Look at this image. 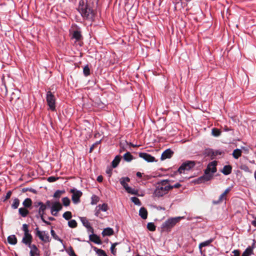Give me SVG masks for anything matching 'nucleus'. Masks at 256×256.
Wrapping results in <instances>:
<instances>
[{"mask_svg": "<svg viewBox=\"0 0 256 256\" xmlns=\"http://www.w3.org/2000/svg\"><path fill=\"white\" fill-rule=\"evenodd\" d=\"M97 181L98 182H102V180H103V177L102 176H98L97 178Z\"/></svg>", "mask_w": 256, "mask_h": 256, "instance_id": "nucleus-61", "label": "nucleus"}, {"mask_svg": "<svg viewBox=\"0 0 256 256\" xmlns=\"http://www.w3.org/2000/svg\"><path fill=\"white\" fill-rule=\"evenodd\" d=\"M114 234V230L112 228H106L102 232V235L103 236H111Z\"/></svg>", "mask_w": 256, "mask_h": 256, "instance_id": "nucleus-19", "label": "nucleus"}, {"mask_svg": "<svg viewBox=\"0 0 256 256\" xmlns=\"http://www.w3.org/2000/svg\"><path fill=\"white\" fill-rule=\"evenodd\" d=\"M97 208H98L100 210L103 212H106L108 210V205L106 204H103L102 205L99 204L97 206Z\"/></svg>", "mask_w": 256, "mask_h": 256, "instance_id": "nucleus-42", "label": "nucleus"}, {"mask_svg": "<svg viewBox=\"0 0 256 256\" xmlns=\"http://www.w3.org/2000/svg\"><path fill=\"white\" fill-rule=\"evenodd\" d=\"M100 210H99V208H97V206L96 207V210H95V216H99V214L100 213Z\"/></svg>", "mask_w": 256, "mask_h": 256, "instance_id": "nucleus-58", "label": "nucleus"}, {"mask_svg": "<svg viewBox=\"0 0 256 256\" xmlns=\"http://www.w3.org/2000/svg\"><path fill=\"white\" fill-rule=\"evenodd\" d=\"M66 252L70 256H73L76 254L72 248L71 246H70L68 249L66 250Z\"/></svg>", "mask_w": 256, "mask_h": 256, "instance_id": "nucleus-48", "label": "nucleus"}, {"mask_svg": "<svg viewBox=\"0 0 256 256\" xmlns=\"http://www.w3.org/2000/svg\"><path fill=\"white\" fill-rule=\"evenodd\" d=\"M140 216L144 220H146L148 217V211L144 207L140 208L139 210Z\"/></svg>", "mask_w": 256, "mask_h": 256, "instance_id": "nucleus-16", "label": "nucleus"}, {"mask_svg": "<svg viewBox=\"0 0 256 256\" xmlns=\"http://www.w3.org/2000/svg\"><path fill=\"white\" fill-rule=\"evenodd\" d=\"M118 244H119L118 242H114V243L112 244V246H111L110 249L111 252L114 255L116 254V246Z\"/></svg>", "mask_w": 256, "mask_h": 256, "instance_id": "nucleus-38", "label": "nucleus"}, {"mask_svg": "<svg viewBox=\"0 0 256 256\" xmlns=\"http://www.w3.org/2000/svg\"><path fill=\"white\" fill-rule=\"evenodd\" d=\"M80 220H81L82 222V223L83 225L86 228H88V226H89L90 225V222L86 218L81 217Z\"/></svg>", "mask_w": 256, "mask_h": 256, "instance_id": "nucleus-32", "label": "nucleus"}, {"mask_svg": "<svg viewBox=\"0 0 256 256\" xmlns=\"http://www.w3.org/2000/svg\"><path fill=\"white\" fill-rule=\"evenodd\" d=\"M252 224L256 227V217L254 218V220L252 222Z\"/></svg>", "mask_w": 256, "mask_h": 256, "instance_id": "nucleus-63", "label": "nucleus"}, {"mask_svg": "<svg viewBox=\"0 0 256 256\" xmlns=\"http://www.w3.org/2000/svg\"><path fill=\"white\" fill-rule=\"evenodd\" d=\"M217 162L216 160L210 162L204 171V174L194 180L196 184H201L210 180L214 177V174L216 172Z\"/></svg>", "mask_w": 256, "mask_h": 256, "instance_id": "nucleus-1", "label": "nucleus"}, {"mask_svg": "<svg viewBox=\"0 0 256 256\" xmlns=\"http://www.w3.org/2000/svg\"><path fill=\"white\" fill-rule=\"evenodd\" d=\"M40 208H42L43 211L44 212L46 210V206L45 205L43 202L42 204L40 206Z\"/></svg>", "mask_w": 256, "mask_h": 256, "instance_id": "nucleus-60", "label": "nucleus"}, {"mask_svg": "<svg viewBox=\"0 0 256 256\" xmlns=\"http://www.w3.org/2000/svg\"><path fill=\"white\" fill-rule=\"evenodd\" d=\"M94 249L96 252L98 254L99 256H108L106 252L104 250L101 249H98L96 247H94Z\"/></svg>", "mask_w": 256, "mask_h": 256, "instance_id": "nucleus-29", "label": "nucleus"}, {"mask_svg": "<svg viewBox=\"0 0 256 256\" xmlns=\"http://www.w3.org/2000/svg\"><path fill=\"white\" fill-rule=\"evenodd\" d=\"M174 154V152L171 149L168 148L162 153L160 160H164L166 158H170Z\"/></svg>", "mask_w": 256, "mask_h": 256, "instance_id": "nucleus-11", "label": "nucleus"}, {"mask_svg": "<svg viewBox=\"0 0 256 256\" xmlns=\"http://www.w3.org/2000/svg\"><path fill=\"white\" fill-rule=\"evenodd\" d=\"M58 178H59L58 177L51 176L48 178L47 180L50 182H56Z\"/></svg>", "mask_w": 256, "mask_h": 256, "instance_id": "nucleus-49", "label": "nucleus"}, {"mask_svg": "<svg viewBox=\"0 0 256 256\" xmlns=\"http://www.w3.org/2000/svg\"><path fill=\"white\" fill-rule=\"evenodd\" d=\"M31 250L30 251H32V252H34V254L38 253V248L37 246L35 244H30V246H28Z\"/></svg>", "mask_w": 256, "mask_h": 256, "instance_id": "nucleus-44", "label": "nucleus"}, {"mask_svg": "<svg viewBox=\"0 0 256 256\" xmlns=\"http://www.w3.org/2000/svg\"><path fill=\"white\" fill-rule=\"evenodd\" d=\"M138 155L140 158H142L148 162H157V160H156L155 158L146 152H140Z\"/></svg>", "mask_w": 256, "mask_h": 256, "instance_id": "nucleus-9", "label": "nucleus"}, {"mask_svg": "<svg viewBox=\"0 0 256 256\" xmlns=\"http://www.w3.org/2000/svg\"><path fill=\"white\" fill-rule=\"evenodd\" d=\"M64 192V191H62L60 190H57L56 191L54 194V197L55 198H60L61 194Z\"/></svg>", "mask_w": 256, "mask_h": 256, "instance_id": "nucleus-46", "label": "nucleus"}, {"mask_svg": "<svg viewBox=\"0 0 256 256\" xmlns=\"http://www.w3.org/2000/svg\"><path fill=\"white\" fill-rule=\"evenodd\" d=\"M196 165L194 161H187L182 164L178 170V172L180 174L184 173L185 170H189L193 168Z\"/></svg>", "mask_w": 256, "mask_h": 256, "instance_id": "nucleus-7", "label": "nucleus"}, {"mask_svg": "<svg viewBox=\"0 0 256 256\" xmlns=\"http://www.w3.org/2000/svg\"><path fill=\"white\" fill-rule=\"evenodd\" d=\"M19 214L22 217H26L29 214V211L26 208H20L18 210Z\"/></svg>", "mask_w": 256, "mask_h": 256, "instance_id": "nucleus-24", "label": "nucleus"}, {"mask_svg": "<svg viewBox=\"0 0 256 256\" xmlns=\"http://www.w3.org/2000/svg\"><path fill=\"white\" fill-rule=\"evenodd\" d=\"M32 204V200L30 198H26L22 202V205L26 208L30 207Z\"/></svg>", "mask_w": 256, "mask_h": 256, "instance_id": "nucleus-27", "label": "nucleus"}, {"mask_svg": "<svg viewBox=\"0 0 256 256\" xmlns=\"http://www.w3.org/2000/svg\"><path fill=\"white\" fill-rule=\"evenodd\" d=\"M42 202H36L34 204V206L36 208L40 207V206L42 204Z\"/></svg>", "mask_w": 256, "mask_h": 256, "instance_id": "nucleus-55", "label": "nucleus"}, {"mask_svg": "<svg viewBox=\"0 0 256 256\" xmlns=\"http://www.w3.org/2000/svg\"><path fill=\"white\" fill-rule=\"evenodd\" d=\"M22 230L24 232V234H30L28 230V226L26 224H23L22 226Z\"/></svg>", "mask_w": 256, "mask_h": 256, "instance_id": "nucleus-45", "label": "nucleus"}, {"mask_svg": "<svg viewBox=\"0 0 256 256\" xmlns=\"http://www.w3.org/2000/svg\"><path fill=\"white\" fill-rule=\"evenodd\" d=\"M78 10L84 18L93 21L95 13L86 0H80L79 2Z\"/></svg>", "mask_w": 256, "mask_h": 256, "instance_id": "nucleus-2", "label": "nucleus"}, {"mask_svg": "<svg viewBox=\"0 0 256 256\" xmlns=\"http://www.w3.org/2000/svg\"><path fill=\"white\" fill-rule=\"evenodd\" d=\"M100 141H97L95 143H94L90 148V152H92L94 148L97 146L98 144H100Z\"/></svg>", "mask_w": 256, "mask_h": 256, "instance_id": "nucleus-51", "label": "nucleus"}, {"mask_svg": "<svg viewBox=\"0 0 256 256\" xmlns=\"http://www.w3.org/2000/svg\"><path fill=\"white\" fill-rule=\"evenodd\" d=\"M12 194V191L9 190L8 192H7L6 196L5 198L3 200V202H5L7 200L9 199L10 198V196H11Z\"/></svg>", "mask_w": 256, "mask_h": 256, "instance_id": "nucleus-52", "label": "nucleus"}, {"mask_svg": "<svg viewBox=\"0 0 256 256\" xmlns=\"http://www.w3.org/2000/svg\"><path fill=\"white\" fill-rule=\"evenodd\" d=\"M50 234H52V236L53 237V238L57 240H58L59 242H60L62 244V240L56 234L55 232L54 231V230H53L52 229L51 230H50Z\"/></svg>", "mask_w": 256, "mask_h": 256, "instance_id": "nucleus-31", "label": "nucleus"}, {"mask_svg": "<svg viewBox=\"0 0 256 256\" xmlns=\"http://www.w3.org/2000/svg\"><path fill=\"white\" fill-rule=\"evenodd\" d=\"M19 92H13L10 98V101L12 102L14 100H16L18 99H19Z\"/></svg>", "mask_w": 256, "mask_h": 256, "instance_id": "nucleus-28", "label": "nucleus"}, {"mask_svg": "<svg viewBox=\"0 0 256 256\" xmlns=\"http://www.w3.org/2000/svg\"><path fill=\"white\" fill-rule=\"evenodd\" d=\"M44 214L45 212H44L42 208L40 207L38 210V214L36 215H44Z\"/></svg>", "mask_w": 256, "mask_h": 256, "instance_id": "nucleus-56", "label": "nucleus"}, {"mask_svg": "<svg viewBox=\"0 0 256 256\" xmlns=\"http://www.w3.org/2000/svg\"><path fill=\"white\" fill-rule=\"evenodd\" d=\"M253 254V248L250 246H248L242 254V256H250Z\"/></svg>", "mask_w": 256, "mask_h": 256, "instance_id": "nucleus-23", "label": "nucleus"}, {"mask_svg": "<svg viewBox=\"0 0 256 256\" xmlns=\"http://www.w3.org/2000/svg\"><path fill=\"white\" fill-rule=\"evenodd\" d=\"M131 200L132 202H134L135 204L138 206H140L141 205V202L140 200L136 197H132L131 198Z\"/></svg>", "mask_w": 256, "mask_h": 256, "instance_id": "nucleus-43", "label": "nucleus"}, {"mask_svg": "<svg viewBox=\"0 0 256 256\" xmlns=\"http://www.w3.org/2000/svg\"><path fill=\"white\" fill-rule=\"evenodd\" d=\"M62 204L65 206H68L70 204V200L68 197H64L62 199Z\"/></svg>", "mask_w": 256, "mask_h": 256, "instance_id": "nucleus-41", "label": "nucleus"}, {"mask_svg": "<svg viewBox=\"0 0 256 256\" xmlns=\"http://www.w3.org/2000/svg\"><path fill=\"white\" fill-rule=\"evenodd\" d=\"M62 205L60 202H55L51 206V214L54 216H57L58 211L62 209Z\"/></svg>", "mask_w": 256, "mask_h": 256, "instance_id": "nucleus-10", "label": "nucleus"}, {"mask_svg": "<svg viewBox=\"0 0 256 256\" xmlns=\"http://www.w3.org/2000/svg\"><path fill=\"white\" fill-rule=\"evenodd\" d=\"M86 228H87L88 231V232H90L91 233H92V234H94V228L90 225Z\"/></svg>", "mask_w": 256, "mask_h": 256, "instance_id": "nucleus-57", "label": "nucleus"}, {"mask_svg": "<svg viewBox=\"0 0 256 256\" xmlns=\"http://www.w3.org/2000/svg\"><path fill=\"white\" fill-rule=\"evenodd\" d=\"M130 181V178L128 177H123L120 180V184L126 190L127 189V188L129 187L127 182H129Z\"/></svg>", "mask_w": 256, "mask_h": 256, "instance_id": "nucleus-15", "label": "nucleus"}, {"mask_svg": "<svg viewBox=\"0 0 256 256\" xmlns=\"http://www.w3.org/2000/svg\"><path fill=\"white\" fill-rule=\"evenodd\" d=\"M232 167L230 165L224 166L222 170V172L224 175H228L232 172Z\"/></svg>", "mask_w": 256, "mask_h": 256, "instance_id": "nucleus-17", "label": "nucleus"}, {"mask_svg": "<svg viewBox=\"0 0 256 256\" xmlns=\"http://www.w3.org/2000/svg\"><path fill=\"white\" fill-rule=\"evenodd\" d=\"M170 182L168 180H162L158 182L156 185V188L154 192L153 196L160 198L166 194L169 190L168 188V184Z\"/></svg>", "mask_w": 256, "mask_h": 256, "instance_id": "nucleus-3", "label": "nucleus"}, {"mask_svg": "<svg viewBox=\"0 0 256 256\" xmlns=\"http://www.w3.org/2000/svg\"><path fill=\"white\" fill-rule=\"evenodd\" d=\"M182 185L180 183L178 182L174 185H168V190H170L174 188H179Z\"/></svg>", "mask_w": 256, "mask_h": 256, "instance_id": "nucleus-47", "label": "nucleus"}, {"mask_svg": "<svg viewBox=\"0 0 256 256\" xmlns=\"http://www.w3.org/2000/svg\"><path fill=\"white\" fill-rule=\"evenodd\" d=\"M204 154L206 156H216L218 154V152H214V150H212L209 149V150H206Z\"/></svg>", "mask_w": 256, "mask_h": 256, "instance_id": "nucleus-30", "label": "nucleus"}, {"mask_svg": "<svg viewBox=\"0 0 256 256\" xmlns=\"http://www.w3.org/2000/svg\"><path fill=\"white\" fill-rule=\"evenodd\" d=\"M32 240V236L30 234H24L22 242L26 245L30 246Z\"/></svg>", "mask_w": 256, "mask_h": 256, "instance_id": "nucleus-12", "label": "nucleus"}, {"mask_svg": "<svg viewBox=\"0 0 256 256\" xmlns=\"http://www.w3.org/2000/svg\"><path fill=\"white\" fill-rule=\"evenodd\" d=\"M70 192L72 193V199L73 202L75 204L78 203L80 202V198L82 196V193L81 191L72 188L70 190Z\"/></svg>", "mask_w": 256, "mask_h": 256, "instance_id": "nucleus-8", "label": "nucleus"}, {"mask_svg": "<svg viewBox=\"0 0 256 256\" xmlns=\"http://www.w3.org/2000/svg\"><path fill=\"white\" fill-rule=\"evenodd\" d=\"M30 256H34L35 255H39L38 254L36 253V254H34V252H32V251H30Z\"/></svg>", "mask_w": 256, "mask_h": 256, "instance_id": "nucleus-64", "label": "nucleus"}, {"mask_svg": "<svg viewBox=\"0 0 256 256\" xmlns=\"http://www.w3.org/2000/svg\"><path fill=\"white\" fill-rule=\"evenodd\" d=\"M44 204L46 206V208L50 207L51 206V202L50 200H48Z\"/></svg>", "mask_w": 256, "mask_h": 256, "instance_id": "nucleus-62", "label": "nucleus"}, {"mask_svg": "<svg viewBox=\"0 0 256 256\" xmlns=\"http://www.w3.org/2000/svg\"><path fill=\"white\" fill-rule=\"evenodd\" d=\"M123 158L126 162H130L134 159V156L130 152H126L123 156Z\"/></svg>", "mask_w": 256, "mask_h": 256, "instance_id": "nucleus-26", "label": "nucleus"}, {"mask_svg": "<svg viewBox=\"0 0 256 256\" xmlns=\"http://www.w3.org/2000/svg\"><path fill=\"white\" fill-rule=\"evenodd\" d=\"M221 134V131L216 128H214L212 129V134L214 136H220Z\"/></svg>", "mask_w": 256, "mask_h": 256, "instance_id": "nucleus-40", "label": "nucleus"}, {"mask_svg": "<svg viewBox=\"0 0 256 256\" xmlns=\"http://www.w3.org/2000/svg\"><path fill=\"white\" fill-rule=\"evenodd\" d=\"M226 196L224 195L223 193L220 195L218 200H214L212 201V204L214 205L218 204H221L224 200H226Z\"/></svg>", "mask_w": 256, "mask_h": 256, "instance_id": "nucleus-18", "label": "nucleus"}, {"mask_svg": "<svg viewBox=\"0 0 256 256\" xmlns=\"http://www.w3.org/2000/svg\"><path fill=\"white\" fill-rule=\"evenodd\" d=\"M232 190V187H228V188L225 191L223 192L225 196H226V194H228Z\"/></svg>", "mask_w": 256, "mask_h": 256, "instance_id": "nucleus-59", "label": "nucleus"}, {"mask_svg": "<svg viewBox=\"0 0 256 256\" xmlns=\"http://www.w3.org/2000/svg\"><path fill=\"white\" fill-rule=\"evenodd\" d=\"M36 217L38 218H40L42 220L45 224H46L48 225H50V222H48L46 220L44 219V215H36Z\"/></svg>", "mask_w": 256, "mask_h": 256, "instance_id": "nucleus-50", "label": "nucleus"}, {"mask_svg": "<svg viewBox=\"0 0 256 256\" xmlns=\"http://www.w3.org/2000/svg\"><path fill=\"white\" fill-rule=\"evenodd\" d=\"M214 241V238H210L206 241L201 242L199 244V248L202 252V248L209 246Z\"/></svg>", "mask_w": 256, "mask_h": 256, "instance_id": "nucleus-21", "label": "nucleus"}, {"mask_svg": "<svg viewBox=\"0 0 256 256\" xmlns=\"http://www.w3.org/2000/svg\"><path fill=\"white\" fill-rule=\"evenodd\" d=\"M36 236H38L39 238L44 242H50L51 238L50 237L48 233L46 231H40L38 228L35 229Z\"/></svg>", "mask_w": 256, "mask_h": 256, "instance_id": "nucleus-6", "label": "nucleus"}, {"mask_svg": "<svg viewBox=\"0 0 256 256\" xmlns=\"http://www.w3.org/2000/svg\"><path fill=\"white\" fill-rule=\"evenodd\" d=\"M77 222L74 220H71L68 222V226L71 228H75L77 226Z\"/></svg>", "mask_w": 256, "mask_h": 256, "instance_id": "nucleus-34", "label": "nucleus"}, {"mask_svg": "<svg viewBox=\"0 0 256 256\" xmlns=\"http://www.w3.org/2000/svg\"><path fill=\"white\" fill-rule=\"evenodd\" d=\"M8 242L12 245H15L17 243V238L15 235L12 234L8 237Z\"/></svg>", "mask_w": 256, "mask_h": 256, "instance_id": "nucleus-20", "label": "nucleus"}, {"mask_svg": "<svg viewBox=\"0 0 256 256\" xmlns=\"http://www.w3.org/2000/svg\"><path fill=\"white\" fill-rule=\"evenodd\" d=\"M89 239H90V240L94 242V243H95L96 244H102V241H101L100 237L98 236L96 234H90L89 236Z\"/></svg>", "mask_w": 256, "mask_h": 256, "instance_id": "nucleus-13", "label": "nucleus"}, {"mask_svg": "<svg viewBox=\"0 0 256 256\" xmlns=\"http://www.w3.org/2000/svg\"><path fill=\"white\" fill-rule=\"evenodd\" d=\"M240 168L246 172H250L249 168L246 165L242 166Z\"/></svg>", "mask_w": 256, "mask_h": 256, "instance_id": "nucleus-53", "label": "nucleus"}, {"mask_svg": "<svg viewBox=\"0 0 256 256\" xmlns=\"http://www.w3.org/2000/svg\"><path fill=\"white\" fill-rule=\"evenodd\" d=\"M20 204V200L18 198H15L14 200L13 203L12 204V208L14 209H16L18 208Z\"/></svg>", "mask_w": 256, "mask_h": 256, "instance_id": "nucleus-33", "label": "nucleus"}, {"mask_svg": "<svg viewBox=\"0 0 256 256\" xmlns=\"http://www.w3.org/2000/svg\"><path fill=\"white\" fill-rule=\"evenodd\" d=\"M126 191L127 192H128L129 194H134V195H136L138 194V190H135L134 188H132L130 186H129L128 188H127Z\"/></svg>", "mask_w": 256, "mask_h": 256, "instance_id": "nucleus-37", "label": "nucleus"}, {"mask_svg": "<svg viewBox=\"0 0 256 256\" xmlns=\"http://www.w3.org/2000/svg\"><path fill=\"white\" fill-rule=\"evenodd\" d=\"M83 72H84V74L86 76H89L90 74V68L88 64L84 68Z\"/></svg>", "mask_w": 256, "mask_h": 256, "instance_id": "nucleus-39", "label": "nucleus"}, {"mask_svg": "<svg viewBox=\"0 0 256 256\" xmlns=\"http://www.w3.org/2000/svg\"><path fill=\"white\" fill-rule=\"evenodd\" d=\"M232 252L234 254L233 256H240V251L238 250H234Z\"/></svg>", "mask_w": 256, "mask_h": 256, "instance_id": "nucleus-54", "label": "nucleus"}, {"mask_svg": "<svg viewBox=\"0 0 256 256\" xmlns=\"http://www.w3.org/2000/svg\"><path fill=\"white\" fill-rule=\"evenodd\" d=\"M183 217L171 218L163 222L161 226L162 232H170L171 229L181 220Z\"/></svg>", "mask_w": 256, "mask_h": 256, "instance_id": "nucleus-4", "label": "nucleus"}, {"mask_svg": "<svg viewBox=\"0 0 256 256\" xmlns=\"http://www.w3.org/2000/svg\"><path fill=\"white\" fill-rule=\"evenodd\" d=\"M72 38L75 39L76 41H79L82 38L81 32L79 30H74L72 34Z\"/></svg>", "mask_w": 256, "mask_h": 256, "instance_id": "nucleus-14", "label": "nucleus"}, {"mask_svg": "<svg viewBox=\"0 0 256 256\" xmlns=\"http://www.w3.org/2000/svg\"><path fill=\"white\" fill-rule=\"evenodd\" d=\"M121 158L122 157L119 155L116 156L114 158V160H112V166L114 168H116L118 166V164L120 161Z\"/></svg>", "mask_w": 256, "mask_h": 256, "instance_id": "nucleus-22", "label": "nucleus"}, {"mask_svg": "<svg viewBox=\"0 0 256 256\" xmlns=\"http://www.w3.org/2000/svg\"><path fill=\"white\" fill-rule=\"evenodd\" d=\"M242 150L238 148H236L234 150L232 156L234 158L238 159L242 156Z\"/></svg>", "mask_w": 256, "mask_h": 256, "instance_id": "nucleus-25", "label": "nucleus"}, {"mask_svg": "<svg viewBox=\"0 0 256 256\" xmlns=\"http://www.w3.org/2000/svg\"><path fill=\"white\" fill-rule=\"evenodd\" d=\"M147 228L152 232L156 230V227L154 222H148L147 224Z\"/></svg>", "mask_w": 256, "mask_h": 256, "instance_id": "nucleus-36", "label": "nucleus"}, {"mask_svg": "<svg viewBox=\"0 0 256 256\" xmlns=\"http://www.w3.org/2000/svg\"><path fill=\"white\" fill-rule=\"evenodd\" d=\"M46 100L50 110L52 111L56 110V98L54 96L50 91L46 94Z\"/></svg>", "mask_w": 256, "mask_h": 256, "instance_id": "nucleus-5", "label": "nucleus"}, {"mask_svg": "<svg viewBox=\"0 0 256 256\" xmlns=\"http://www.w3.org/2000/svg\"><path fill=\"white\" fill-rule=\"evenodd\" d=\"M62 216L65 220H70L72 217V212H70L67 211L64 212Z\"/></svg>", "mask_w": 256, "mask_h": 256, "instance_id": "nucleus-35", "label": "nucleus"}]
</instances>
